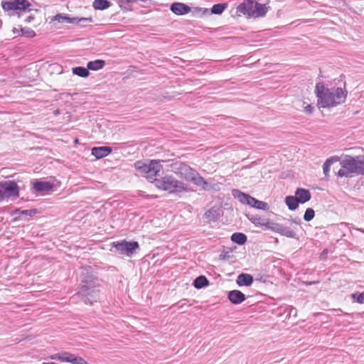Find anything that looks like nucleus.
<instances>
[{
    "label": "nucleus",
    "mask_w": 364,
    "mask_h": 364,
    "mask_svg": "<svg viewBox=\"0 0 364 364\" xmlns=\"http://www.w3.org/2000/svg\"><path fill=\"white\" fill-rule=\"evenodd\" d=\"M253 277L249 274L242 273L238 275L237 279V284L239 287H250L253 283Z\"/></svg>",
    "instance_id": "4468645a"
},
{
    "label": "nucleus",
    "mask_w": 364,
    "mask_h": 364,
    "mask_svg": "<svg viewBox=\"0 0 364 364\" xmlns=\"http://www.w3.org/2000/svg\"><path fill=\"white\" fill-rule=\"evenodd\" d=\"M69 353H67V352H64L62 353H56V354L52 355L50 356V359L68 362Z\"/></svg>",
    "instance_id": "bb28decb"
},
{
    "label": "nucleus",
    "mask_w": 364,
    "mask_h": 364,
    "mask_svg": "<svg viewBox=\"0 0 364 364\" xmlns=\"http://www.w3.org/2000/svg\"><path fill=\"white\" fill-rule=\"evenodd\" d=\"M171 11L176 15H184L191 11V8L183 3L176 2L171 5Z\"/></svg>",
    "instance_id": "9b49d317"
},
{
    "label": "nucleus",
    "mask_w": 364,
    "mask_h": 364,
    "mask_svg": "<svg viewBox=\"0 0 364 364\" xmlns=\"http://www.w3.org/2000/svg\"><path fill=\"white\" fill-rule=\"evenodd\" d=\"M208 13H209V12H208V9H204V10H203V14H208Z\"/></svg>",
    "instance_id": "c03bdc74"
},
{
    "label": "nucleus",
    "mask_w": 364,
    "mask_h": 364,
    "mask_svg": "<svg viewBox=\"0 0 364 364\" xmlns=\"http://www.w3.org/2000/svg\"><path fill=\"white\" fill-rule=\"evenodd\" d=\"M12 32H13V33H14V35H18V34L21 33L20 30H18V28H14L12 29Z\"/></svg>",
    "instance_id": "ea45409f"
},
{
    "label": "nucleus",
    "mask_w": 364,
    "mask_h": 364,
    "mask_svg": "<svg viewBox=\"0 0 364 364\" xmlns=\"http://www.w3.org/2000/svg\"><path fill=\"white\" fill-rule=\"evenodd\" d=\"M218 215L215 209H210L205 213V217L211 220H215Z\"/></svg>",
    "instance_id": "473e14b6"
},
{
    "label": "nucleus",
    "mask_w": 364,
    "mask_h": 364,
    "mask_svg": "<svg viewBox=\"0 0 364 364\" xmlns=\"http://www.w3.org/2000/svg\"><path fill=\"white\" fill-rule=\"evenodd\" d=\"M105 65V60H96L94 61H90L87 63V69L92 70H98L103 68V67Z\"/></svg>",
    "instance_id": "6ab92c4d"
},
{
    "label": "nucleus",
    "mask_w": 364,
    "mask_h": 364,
    "mask_svg": "<svg viewBox=\"0 0 364 364\" xmlns=\"http://www.w3.org/2000/svg\"><path fill=\"white\" fill-rule=\"evenodd\" d=\"M32 183L33 189L37 192L48 193L53 191L54 183L50 181L35 180Z\"/></svg>",
    "instance_id": "9d476101"
},
{
    "label": "nucleus",
    "mask_w": 364,
    "mask_h": 364,
    "mask_svg": "<svg viewBox=\"0 0 364 364\" xmlns=\"http://www.w3.org/2000/svg\"><path fill=\"white\" fill-rule=\"evenodd\" d=\"M43 364H56V363H43Z\"/></svg>",
    "instance_id": "a18cd8bd"
},
{
    "label": "nucleus",
    "mask_w": 364,
    "mask_h": 364,
    "mask_svg": "<svg viewBox=\"0 0 364 364\" xmlns=\"http://www.w3.org/2000/svg\"><path fill=\"white\" fill-rule=\"evenodd\" d=\"M256 201H257L256 198H253V197H252L251 196L249 195V196L247 197V200L245 202V204H247L250 206L254 208V206H255V205L256 203Z\"/></svg>",
    "instance_id": "e433bc0d"
},
{
    "label": "nucleus",
    "mask_w": 364,
    "mask_h": 364,
    "mask_svg": "<svg viewBox=\"0 0 364 364\" xmlns=\"http://www.w3.org/2000/svg\"><path fill=\"white\" fill-rule=\"evenodd\" d=\"M229 300L234 304H239L245 300V294L239 290H232L228 293Z\"/></svg>",
    "instance_id": "f8f14e48"
},
{
    "label": "nucleus",
    "mask_w": 364,
    "mask_h": 364,
    "mask_svg": "<svg viewBox=\"0 0 364 364\" xmlns=\"http://www.w3.org/2000/svg\"><path fill=\"white\" fill-rule=\"evenodd\" d=\"M134 168L139 174L148 180H154V186L160 190L173 193H180L187 189V184L176 179L171 175H166L161 178L156 179L163 168L160 161H138L134 164Z\"/></svg>",
    "instance_id": "f257e3e1"
},
{
    "label": "nucleus",
    "mask_w": 364,
    "mask_h": 364,
    "mask_svg": "<svg viewBox=\"0 0 364 364\" xmlns=\"http://www.w3.org/2000/svg\"><path fill=\"white\" fill-rule=\"evenodd\" d=\"M231 240L232 242H234L238 245H243L247 241V237L243 233L235 232L232 235Z\"/></svg>",
    "instance_id": "412c9836"
},
{
    "label": "nucleus",
    "mask_w": 364,
    "mask_h": 364,
    "mask_svg": "<svg viewBox=\"0 0 364 364\" xmlns=\"http://www.w3.org/2000/svg\"><path fill=\"white\" fill-rule=\"evenodd\" d=\"M111 3L107 0H95L92 6L96 10H105L109 8Z\"/></svg>",
    "instance_id": "a211bd4d"
},
{
    "label": "nucleus",
    "mask_w": 364,
    "mask_h": 364,
    "mask_svg": "<svg viewBox=\"0 0 364 364\" xmlns=\"http://www.w3.org/2000/svg\"><path fill=\"white\" fill-rule=\"evenodd\" d=\"M280 235L290 238H295L296 236L294 230L290 227H286L282 225Z\"/></svg>",
    "instance_id": "4be33fe9"
},
{
    "label": "nucleus",
    "mask_w": 364,
    "mask_h": 364,
    "mask_svg": "<svg viewBox=\"0 0 364 364\" xmlns=\"http://www.w3.org/2000/svg\"><path fill=\"white\" fill-rule=\"evenodd\" d=\"M53 21H58V23H71L74 24L75 23V17H69L66 14H58L55 15L53 18Z\"/></svg>",
    "instance_id": "f3484780"
},
{
    "label": "nucleus",
    "mask_w": 364,
    "mask_h": 364,
    "mask_svg": "<svg viewBox=\"0 0 364 364\" xmlns=\"http://www.w3.org/2000/svg\"><path fill=\"white\" fill-rule=\"evenodd\" d=\"M254 208H256L259 210H266L269 208L268 204L265 202L258 200H257L256 203L254 206Z\"/></svg>",
    "instance_id": "72a5a7b5"
},
{
    "label": "nucleus",
    "mask_w": 364,
    "mask_h": 364,
    "mask_svg": "<svg viewBox=\"0 0 364 364\" xmlns=\"http://www.w3.org/2000/svg\"><path fill=\"white\" fill-rule=\"evenodd\" d=\"M285 203L291 210H296L298 207L299 201L296 196H289L285 198Z\"/></svg>",
    "instance_id": "aec40b11"
},
{
    "label": "nucleus",
    "mask_w": 364,
    "mask_h": 364,
    "mask_svg": "<svg viewBox=\"0 0 364 364\" xmlns=\"http://www.w3.org/2000/svg\"><path fill=\"white\" fill-rule=\"evenodd\" d=\"M299 222H300V220H299V221H296L295 220L291 221V223H294L297 224V225L299 224Z\"/></svg>",
    "instance_id": "37998d69"
},
{
    "label": "nucleus",
    "mask_w": 364,
    "mask_h": 364,
    "mask_svg": "<svg viewBox=\"0 0 364 364\" xmlns=\"http://www.w3.org/2000/svg\"><path fill=\"white\" fill-rule=\"evenodd\" d=\"M73 73L82 77H87L90 73L87 68L84 67H75L72 69Z\"/></svg>",
    "instance_id": "b1692460"
},
{
    "label": "nucleus",
    "mask_w": 364,
    "mask_h": 364,
    "mask_svg": "<svg viewBox=\"0 0 364 364\" xmlns=\"http://www.w3.org/2000/svg\"><path fill=\"white\" fill-rule=\"evenodd\" d=\"M352 299L353 301L359 303V304H364V293H354L351 295Z\"/></svg>",
    "instance_id": "2f4dec72"
},
{
    "label": "nucleus",
    "mask_w": 364,
    "mask_h": 364,
    "mask_svg": "<svg viewBox=\"0 0 364 364\" xmlns=\"http://www.w3.org/2000/svg\"><path fill=\"white\" fill-rule=\"evenodd\" d=\"M252 221L257 225H264V223L262 222V219L260 218H255Z\"/></svg>",
    "instance_id": "58836bf2"
},
{
    "label": "nucleus",
    "mask_w": 364,
    "mask_h": 364,
    "mask_svg": "<svg viewBox=\"0 0 364 364\" xmlns=\"http://www.w3.org/2000/svg\"><path fill=\"white\" fill-rule=\"evenodd\" d=\"M193 285L196 289H201L208 285V280L205 276H199L194 280Z\"/></svg>",
    "instance_id": "5701e85b"
},
{
    "label": "nucleus",
    "mask_w": 364,
    "mask_h": 364,
    "mask_svg": "<svg viewBox=\"0 0 364 364\" xmlns=\"http://www.w3.org/2000/svg\"><path fill=\"white\" fill-rule=\"evenodd\" d=\"M315 215L314 210L312 208H307L305 211L304 219L306 221H311Z\"/></svg>",
    "instance_id": "7c9ffc66"
},
{
    "label": "nucleus",
    "mask_w": 364,
    "mask_h": 364,
    "mask_svg": "<svg viewBox=\"0 0 364 364\" xmlns=\"http://www.w3.org/2000/svg\"><path fill=\"white\" fill-rule=\"evenodd\" d=\"M341 168L338 171L340 177H352L364 175V156H351L345 155L338 161Z\"/></svg>",
    "instance_id": "20e7f679"
},
{
    "label": "nucleus",
    "mask_w": 364,
    "mask_h": 364,
    "mask_svg": "<svg viewBox=\"0 0 364 364\" xmlns=\"http://www.w3.org/2000/svg\"><path fill=\"white\" fill-rule=\"evenodd\" d=\"M327 255V250H324L323 252H322V254L321 255L323 256V255Z\"/></svg>",
    "instance_id": "79ce46f5"
},
{
    "label": "nucleus",
    "mask_w": 364,
    "mask_h": 364,
    "mask_svg": "<svg viewBox=\"0 0 364 364\" xmlns=\"http://www.w3.org/2000/svg\"><path fill=\"white\" fill-rule=\"evenodd\" d=\"M338 161H340V158L337 156H331L326 160L323 165V171L326 176H328L331 165Z\"/></svg>",
    "instance_id": "dca6fc26"
},
{
    "label": "nucleus",
    "mask_w": 364,
    "mask_h": 364,
    "mask_svg": "<svg viewBox=\"0 0 364 364\" xmlns=\"http://www.w3.org/2000/svg\"><path fill=\"white\" fill-rule=\"evenodd\" d=\"M122 10L131 11L132 9L127 6L126 0H114Z\"/></svg>",
    "instance_id": "f704fd0d"
},
{
    "label": "nucleus",
    "mask_w": 364,
    "mask_h": 364,
    "mask_svg": "<svg viewBox=\"0 0 364 364\" xmlns=\"http://www.w3.org/2000/svg\"><path fill=\"white\" fill-rule=\"evenodd\" d=\"M315 92L318 105L322 108H330L343 103L346 101L347 91L341 87H327L323 82L316 85Z\"/></svg>",
    "instance_id": "f03ea898"
},
{
    "label": "nucleus",
    "mask_w": 364,
    "mask_h": 364,
    "mask_svg": "<svg viewBox=\"0 0 364 364\" xmlns=\"http://www.w3.org/2000/svg\"><path fill=\"white\" fill-rule=\"evenodd\" d=\"M33 19V17L32 16H28L26 19V21L29 23L31 22L32 20Z\"/></svg>",
    "instance_id": "a19ab883"
},
{
    "label": "nucleus",
    "mask_w": 364,
    "mask_h": 364,
    "mask_svg": "<svg viewBox=\"0 0 364 364\" xmlns=\"http://www.w3.org/2000/svg\"><path fill=\"white\" fill-rule=\"evenodd\" d=\"M68 362L73 364H87V361L82 357H78L71 353H69Z\"/></svg>",
    "instance_id": "a878e982"
},
{
    "label": "nucleus",
    "mask_w": 364,
    "mask_h": 364,
    "mask_svg": "<svg viewBox=\"0 0 364 364\" xmlns=\"http://www.w3.org/2000/svg\"><path fill=\"white\" fill-rule=\"evenodd\" d=\"M113 247L119 254L126 255L128 257H130L139 246L137 242H127L126 240H122L120 242H114Z\"/></svg>",
    "instance_id": "1a4fd4ad"
},
{
    "label": "nucleus",
    "mask_w": 364,
    "mask_h": 364,
    "mask_svg": "<svg viewBox=\"0 0 364 364\" xmlns=\"http://www.w3.org/2000/svg\"><path fill=\"white\" fill-rule=\"evenodd\" d=\"M112 152V148L109 146H99L92 149V154L100 159L108 156Z\"/></svg>",
    "instance_id": "ddd939ff"
},
{
    "label": "nucleus",
    "mask_w": 364,
    "mask_h": 364,
    "mask_svg": "<svg viewBox=\"0 0 364 364\" xmlns=\"http://www.w3.org/2000/svg\"><path fill=\"white\" fill-rule=\"evenodd\" d=\"M75 25H80L81 26H85L87 23H91L93 22V19L92 17H86V18H78L75 17Z\"/></svg>",
    "instance_id": "c85d7f7f"
},
{
    "label": "nucleus",
    "mask_w": 364,
    "mask_h": 364,
    "mask_svg": "<svg viewBox=\"0 0 364 364\" xmlns=\"http://www.w3.org/2000/svg\"><path fill=\"white\" fill-rule=\"evenodd\" d=\"M171 167L175 173L186 181H191L195 185L203 188L208 185V183L196 171L184 163L176 162L172 164Z\"/></svg>",
    "instance_id": "39448f33"
},
{
    "label": "nucleus",
    "mask_w": 364,
    "mask_h": 364,
    "mask_svg": "<svg viewBox=\"0 0 364 364\" xmlns=\"http://www.w3.org/2000/svg\"><path fill=\"white\" fill-rule=\"evenodd\" d=\"M227 7V4H217L213 5L211 12L214 14H221Z\"/></svg>",
    "instance_id": "cd10ccee"
},
{
    "label": "nucleus",
    "mask_w": 364,
    "mask_h": 364,
    "mask_svg": "<svg viewBox=\"0 0 364 364\" xmlns=\"http://www.w3.org/2000/svg\"><path fill=\"white\" fill-rule=\"evenodd\" d=\"M100 280L89 273L87 269L82 270L81 288L79 294L86 299L85 302L92 304L100 297Z\"/></svg>",
    "instance_id": "7ed1b4c3"
},
{
    "label": "nucleus",
    "mask_w": 364,
    "mask_h": 364,
    "mask_svg": "<svg viewBox=\"0 0 364 364\" xmlns=\"http://www.w3.org/2000/svg\"><path fill=\"white\" fill-rule=\"evenodd\" d=\"M313 110L314 107L310 105L305 106L304 108V111L307 114H311L313 112Z\"/></svg>",
    "instance_id": "4c0bfd02"
},
{
    "label": "nucleus",
    "mask_w": 364,
    "mask_h": 364,
    "mask_svg": "<svg viewBox=\"0 0 364 364\" xmlns=\"http://www.w3.org/2000/svg\"><path fill=\"white\" fill-rule=\"evenodd\" d=\"M269 10V6L259 4L254 0H245L237 7V13L254 18L265 16Z\"/></svg>",
    "instance_id": "423d86ee"
},
{
    "label": "nucleus",
    "mask_w": 364,
    "mask_h": 364,
    "mask_svg": "<svg viewBox=\"0 0 364 364\" xmlns=\"http://www.w3.org/2000/svg\"><path fill=\"white\" fill-rule=\"evenodd\" d=\"M0 191L2 195V200L5 198H17L18 196V186L12 181L0 182Z\"/></svg>",
    "instance_id": "6e6552de"
},
{
    "label": "nucleus",
    "mask_w": 364,
    "mask_h": 364,
    "mask_svg": "<svg viewBox=\"0 0 364 364\" xmlns=\"http://www.w3.org/2000/svg\"><path fill=\"white\" fill-rule=\"evenodd\" d=\"M20 31L23 36H25L28 38L34 37L36 35L34 31L30 28H21Z\"/></svg>",
    "instance_id": "c756f323"
},
{
    "label": "nucleus",
    "mask_w": 364,
    "mask_h": 364,
    "mask_svg": "<svg viewBox=\"0 0 364 364\" xmlns=\"http://www.w3.org/2000/svg\"><path fill=\"white\" fill-rule=\"evenodd\" d=\"M1 6L4 11L8 12L9 15H20L22 12L30 11L32 10V4L28 0L2 1Z\"/></svg>",
    "instance_id": "0eeeda50"
},
{
    "label": "nucleus",
    "mask_w": 364,
    "mask_h": 364,
    "mask_svg": "<svg viewBox=\"0 0 364 364\" xmlns=\"http://www.w3.org/2000/svg\"><path fill=\"white\" fill-rule=\"evenodd\" d=\"M295 196L298 199L299 203H304L311 199V193L309 191L299 188L296 191Z\"/></svg>",
    "instance_id": "2eb2a0df"
},
{
    "label": "nucleus",
    "mask_w": 364,
    "mask_h": 364,
    "mask_svg": "<svg viewBox=\"0 0 364 364\" xmlns=\"http://www.w3.org/2000/svg\"><path fill=\"white\" fill-rule=\"evenodd\" d=\"M281 228H282V225L279 224V223H271L268 226V228H269L272 231H274L275 232H277V233H279V234H280V232H281Z\"/></svg>",
    "instance_id": "c9c22d12"
},
{
    "label": "nucleus",
    "mask_w": 364,
    "mask_h": 364,
    "mask_svg": "<svg viewBox=\"0 0 364 364\" xmlns=\"http://www.w3.org/2000/svg\"><path fill=\"white\" fill-rule=\"evenodd\" d=\"M232 196L237 198L240 203L245 204L246 200L249 195L241 192L237 189H234L232 191Z\"/></svg>",
    "instance_id": "393cba45"
}]
</instances>
